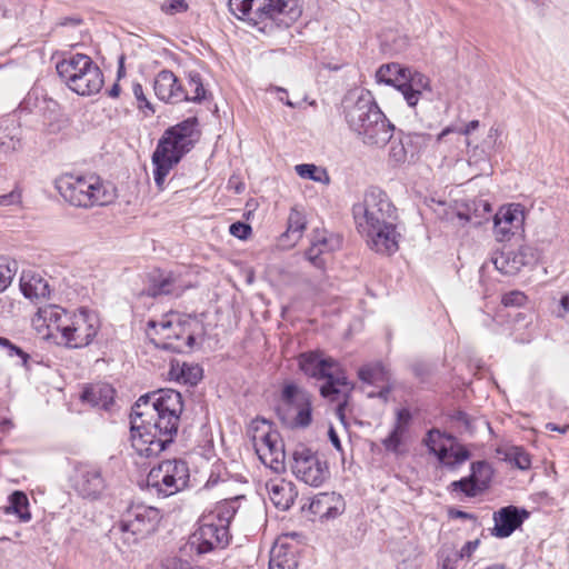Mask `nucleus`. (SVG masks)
Masks as SVG:
<instances>
[{
  "instance_id": "obj_32",
  "label": "nucleus",
  "mask_w": 569,
  "mask_h": 569,
  "mask_svg": "<svg viewBox=\"0 0 569 569\" xmlns=\"http://www.w3.org/2000/svg\"><path fill=\"white\" fill-rule=\"evenodd\" d=\"M20 126L14 120L0 121V152L8 154L20 148Z\"/></svg>"
},
{
  "instance_id": "obj_9",
  "label": "nucleus",
  "mask_w": 569,
  "mask_h": 569,
  "mask_svg": "<svg viewBox=\"0 0 569 569\" xmlns=\"http://www.w3.org/2000/svg\"><path fill=\"white\" fill-rule=\"evenodd\" d=\"M174 316L149 320L147 335L157 348L181 353L193 347L196 338L192 332L186 330V322L172 319Z\"/></svg>"
},
{
  "instance_id": "obj_58",
  "label": "nucleus",
  "mask_w": 569,
  "mask_h": 569,
  "mask_svg": "<svg viewBox=\"0 0 569 569\" xmlns=\"http://www.w3.org/2000/svg\"><path fill=\"white\" fill-rule=\"evenodd\" d=\"M412 415L408 408H401L396 413V422L397 425H400L405 428H409V425L411 422Z\"/></svg>"
},
{
  "instance_id": "obj_42",
  "label": "nucleus",
  "mask_w": 569,
  "mask_h": 569,
  "mask_svg": "<svg viewBox=\"0 0 569 569\" xmlns=\"http://www.w3.org/2000/svg\"><path fill=\"white\" fill-rule=\"evenodd\" d=\"M296 172L303 179H310L316 182L329 183L330 178L323 168H319L312 163H302L296 166Z\"/></svg>"
},
{
  "instance_id": "obj_45",
  "label": "nucleus",
  "mask_w": 569,
  "mask_h": 569,
  "mask_svg": "<svg viewBox=\"0 0 569 569\" xmlns=\"http://www.w3.org/2000/svg\"><path fill=\"white\" fill-rule=\"evenodd\" d=\"M17 273V262L0 258V292H3L12 282Z\"/></svg>"
},
{
  "instance_id": "obj_3",
  "label": "nucleus",
  "mask_w": 569,
  "mask_h": 569,
  "mask_svg": "<svg viewBox=\"0 0 569 569\" xmlns=\"http://www.w3.org/2000/svg\"><path fill=\"white\" fill-rule=\"evenodd\" d=\"M345 104V119L366 146L385 147L396 132L395 126L380 110L369 92Z\"/></svg>"
},
{
  "instance_id": "obj_19",
  "label": "nucleus",
  "mask_w": 569,
  "mask_h": 569,
  "mask_svg": "<svg viewBox=\"0 0 569 569\" xmlns=\"http://www.w3.org/2000/svg\"><path fill=\"white\" fill-rule=\"evenodd\" d=\"M496 269L507 276L517 274L522 268L531 267L538 261L536 249L530 246H520L517 250L503 246L492 256Z\"/></svg>"
},
{
  "instance_id": "obj_15",
  "label": "nucleus",
  "mask_w": 569,
  "mask_h": 569,
  "mask_svg": "<svg viewBox=\"0 0 569 569\" xmlns=\"http://www.w3.org/2000/svg\"><path fill=\"white\" fill-rule=\"evenodd\" d=\"M231 539L228 528L214 522V517L203 516L198 521L197 530L190 536L189 542L198 555L216 549H224Z\"/></svg>"
},
{
  "instance_id": "obj_48",
  "label": "nucleus",
  "mask_w": 569,
  "mask_h": 569,
  "mask_svg": "<svg viewBox=\"0 0 569 569\" xmlns=\"http://www.w3.org/2000/svg\"><path fill=\"white\" fill-rule=\"evenodd\" d=\"M132 93L137 100V107L139 110L143 111L146 114L154 113V109L150 101L147 99L143 92V88L139 82H134L132 84Z\"/></svg>"
},
{
  "instance_id": "obj_13",
  "label": "nucleus",
  "mask_w": 569,
  "mask_h": 569,
  "mask_svg": "<svg viewBox=\"0 0 569 569\" xmlns=\"http://www.w3.org/2000/svg\"><path fill=\"white\" fill-rule=\"evenodd\" d=\"M319 388L320 396L330 403H336V416L347 426L346 409L349 406L355 383L349 381L345 369L339 365L323 379Z\"/></svg>"
},
{
  "instance_id": "obj_6",
  "label": "nucleus",
  "mask_w": 569,
  "mask_h": 569,
  "mask_svg": "<svg viewBox=\"0 0 569 569\" xmlns=\"http://www.w3.org/2000/svg\"><path fill=\"white\" fill-rule=\"evenodd\" d=\"M229 9L238 19L263 23L261 30L272 26L289 28L301 16V10L290 6V0H229Z\"/></svg>"
},
{
  "instance_id": "obj_37",
  "label": "nucleus",
  "mask_w": 569,
  "mask_h": 569,
  "mask_svg": "<svg viewBox=\"0 0 569 569\" xmlns=\"http://www.w3.org/2000/svg\"><path fill=\"white\" fill-rule=\"evenodd\" d=\"M287 224V230L282 237L292 240L293 243L298 242L302 238L307 224L305 214L292 208Z\"/></svg>"
},
{
  "instance_id": "obj_11",
  "label": "nucleus",
  "mask_w": 569,
  "mask_h": 569,
  "mask_svg": "<svg viewBox=\"0 0 569 569\" xmlns=\"http://www.w3.org/2000/svg\"><path fill=\"white\" fill-rule=\"evenodd\" d=\"M282 406L278 407L279 418L292 427L306 428L312 421V396L295 383H287L281 391Z\"/></svg>"
},
{
  "instance_id": "obj_31",
  "label": "nucleus",
  "mask_w": 569,
  "mask_h": 569,
  "mask_svg": "<svg viewBox=\"0 0 569 569\" xmlns=\"http://www.w3.org/2000/svg\"><path fill=\"white\" fill-rule=\"evenodd\" d=\"M297 551L293 547L276 542L270 551L269 569H297Z\"/></svg>"
},
{
  "instance_id": "obj_35",
  "label": "nucleus",
  "mask_w": 569,
  "mask_h": 569,
  "mask_svg": "<svg viewBox=\"0 0 569 569\" xmlns=\"http://www.w3.org/2000/svg\"><path fill=\"white\" fill-rule=\"evenodd\" d=\"M399 137L402 138L405 143L406 152L409 159H413L418 156L428 144L431 142L432 137L429 133L422 132H409L406 133L399 130Z\"/></svg>"
},
{
  "instance_id": "obj_41",
  "label": "nucleus",
  "mask_w": 569,
  "mask_h": 569,
  "mask_svg": "<svg viewBox=\"0 0 569 569\" xmlns=\"http://www.w3.org/2000/svg\"><path fill=\"white\" fill-rule=\"evenodd\" d=\"M42 317L49 322L48 327H53L60 332V328L68 323L70 316L68 312L58 306H50L47 309L41 310Z\"/></svg>"
},
{
  "instance_id": "obj_24",
  "label": "nucleus",
  "mask_w": 569,
  "mask_h": 569,
  "mask_svg": "<svg viewBox=\"0 0 569 569\" xmlns=\"http://www.w3.org/2000/svg\"><path fill=\"white\" fill-rule=\"evenodd\" d=\"M423 90H431L429 78L417 70L406 67V76L401 84H399V91L403 94L408 106H417Z\"/></svg>"
},
{
  "instance_id": "obj_12",
  "label": "nucleus",
  "mask_w": 569,
  "mask_h": 569,
  "mask_svg": "<svg viewBox=\"0 0 569 569\" xmlns=\"http://www.w3.org/2000/svg\"><path fill=\"white\" fill-rule=\"evenodd\" d=\"M99 329L98 313L82 307L70 316L68 323L60 328V333L67 347L83 348L92 342Z\"/></svg>"
},
{
  "instance_id": "obj_46",
  "label": "nucleus",
  "mask_w": 569,
  "mask_h": 569,
  "mask_svg": "<svg viewBox=\"0 0 569 569\" xmlns=\"http://www.w3.org/2000/svg\"><path fill=\"white\" fill-rule=\"evenodd\" d=\"M389 158L395 164H402L409 160L402 138L397 132V138L390 139Z\"/></svg>"
},
{
  "instance_id": "obj_43",
  "label": "nucleus",
  "mask_w": 569,
  "mask_h": 569,
  "mask_svg": "<svg viewBox=\"0 0 569 569\" xmlns=\"http://www.w3.org/2000/svg\"><path fill=\"white\" fill-rule=\"evenodd\" d=\"M470 476L475 479L476 483L481 486V490L488 488L491 477L492 469L491 466L487 461H475L471 463V473Z\"/></svg>"
},
{
  "instance_id": "obj_16",
  "label": "nucleus",
  "mask_w": 569,
  "mask_h": 569,
  "mask_svg": "<svg viewBox=\"0 0 569 569\" xmlns=\"http://www.w3.org/2000/svg\"><path fill=\"white\" fill-rule=\"evenodd\" d=\"M292 460L293 475L306 485L319 487L329 475L327 463L305 446H300L293 451Z\"/></svg>"
},
{
  "instance_id": "obj_4",
  "label": "nucleus",
  "mask_w": 569,
  "mask_h": 569,
  "mask_svg": "<svg viewBox=\"0 0 569 569\" xmlns=\"http://www.w3.org/2000/svg\"><path fill=\"white\" fill-rule=\"evenodd\" d=\"M198 119L190 117L168 128L152 153L153 179L159 190L166 187V178L199 139Z\"/></svg>"
},
{
  "instance_id": "obj_27",
  "label": "nucleus",
  "mask_w": 569,
  "mask_h": 569,
  "mask_svg": "<svg viewBox=\"0 0 569 569\" xmlns=\"http://www.w3.org/2000/svg\"><path fill=\"white\" fill-rule=\"evenodd\" d=\"M270 500L280 510H288L298 496L296 486L286 480L271 481L267 483Z\"/></svg>"
},
{
  "instance_id": "obj_39",
  "label": "nucleus",
  "mask_w": 569,
  "mask_h": 569,
  "mask_svg": "<svg viewBox=\"0 0 569 569\" xmlns=\"http://www.w3.org/2000/svg\"><path fill=\"white\" fill-rule=\"evenodd\" d=\"M503 456L506 461L512 463L520 470H527L531 466L530 456L522 447L512 446L507 448Z\"/></svg>"
},
{
  "instance_id": "obj_53",
  "label": "nucleus",
  "mask_w": 569,
  "mask_h": 569,
  "mask_svg": "<svg viewBox=\"0 0 569 569\" xmlns=\"http://www.w3.org/2000/svg\"><path fill=\"white\" fill-rule=\"evenodd\" d=\"M412 371L416 377H418L421 381H425L432 375L433 368L429 363L416 362L412 365Z\"/></svg>"
},
{
  "instance_id": "obj_40",
  "label": "nucleus",
  "mask_w": 569,
  "mask_h": 569,
  "mask_svg": "<svg viewBox=\"0 0 569 569\" xmlns=\"http://www.w3.org/2000/svg\"><path fill=\"white\" fill-rule=\"evenodd\" d=\"M188 98L184 101L201 102L206 98V89L202 83V78L198 72H189L188 88H184Z\"/></svg>"
},
{
  "instance_id": "obj_30",
  "label": "nucleus",
  "mask_w": 569,
  "mask_h": 569,
  "mask_svg": "<svg viewBox=\"0 0 569 569\" xmlns=\"http://www.w3.org/2000/svg\"><path fill=\"white\" fill-rule=\"evenodd\" d=\"M182 291L180 284H178V278L171 272H160L152 276L151 282L146 290L147 296L156 298L162 295H174L179 296Z\"/></svg>"
},
{
  "instance_id": "obj_54",
  "label": "nucleus",
  "mask_w": 569,
  "mask_h": 569,
  "mask_svg": "<svg viewBox=\"0 0 569 569\" xmlns=\"http://www.w3.org/2000/svg\"><path fill=\"white\" fill-rule=\"evenodd\" d=\"M402 443V438L393 433H389L387 438L382 440V445L387 451L392 453H399V448Z\"/></svg>"
},
{
  "instance_id": "obj_57",
  "label": "nucleus",
  "mask_w": 569,
  "mask_h": 569,
  "mask_svg": "<svg viewBox=\"0 0 569 569\" xmlns=\"http://www.w3.org/2000/svg\"><path fill=\"white\" fill-rule=\"evenodd\" d=\"M21 201V192L18 189L12 190L7 194L0 196V206L7 207L18 204Z\"/></svg>"
},
{
  "instance_id": "obj_23",
  "label": "nucleus",
  "mask_w": 569,
  "mask_h": 569,
  "mask_svg": "<svg viewBox=\"0 0 569 569\" xmlns=\"http://www.w3.org/2000/svg\"><path fill=\"white\" fill-rule=\"evenodd\" d=\"M300 370L308 377L322 380L340 363L320 351L303 352L298 357Z\"/></svg>"
},
{
  "instance_id": "obj_51",
  "label": "nucleus",
  "mask_w": 569,
  "mask_h": 569,
  "mask_svg": "<svg viewBox=\"0 0 569 569\" xmlns=\"http://www.w3.org/2000/svg\"><path fill=\"white\" fill-rule=\"evenodd\" d=\"M251 231H252L251 226L249 223H246L242 221L233 222L229 227L230 234H232L233 237H236L240 240L248 239L249 236L251 234Z\"/></svg>"
},
{
  "instance_id": "obj_64",
  "label": "nucleus",
  "mask_w": 569,
  "mask_h": 569,
  "mask_svg": "<svg viewBox=\"0 0 569 569\" xmlns=\"http://www.w3.org/2000/svg\"><path fill=\"white\" fill-rule=\"evenodd\" d=\"M567 315H569V293L561 297L560 311H559L558 316L563 318Z\"/></svg>"
},
{
  "instance_id": "obj_5",
  "label": "nucleus",
  "mask_w": 569,
  "mask_h": 569,
  "mask_svg": "<svg viewBox=\"0 0 569 569\" xmlns=\"http://www.w3.org/2000/svg\"><path fill=\"white\" fill-rule=\"evenodd\" d=\"M161 519L158 508L142 502L131 503L110 528V539L120 551L130 550L153 535Z\"/></svg>"
},
{
  "instance_id": "obj_59",
  "label": "nucleus",
  "mask_w": 569,
  "mask_h": 569,
  "mask_svg": "<svg viewBox=\"0 0 569 569\" xmlns=\"http://www.w3.org/2000/svg\"><path fill=\"white\" fill-rule=\"evenodd\" d=\"M163 569H192L190 563L178 558H170L163 562Z\"/></svg>"
},
{
  "instance_id": "obj_63",
  "label": "nucleus",
  "mask_w": 569,
  "mask_h": 569,
  "mask_svg": "<svg viewBox=\"0 0 569 569\" xmlns=\"http://www.w3.org/2000/svg\"><path fill=\"white\" fill-rule=\"evenodd\" d=\"M311 242H317L318 243V248H322L326 251L331 250V248L329 247L328 239L326 238L325 234H321V233L315 234L312 237V239H311Z\"/></svg>"
},
{
  "instance_id": "obj_1",
  "label": "nucleus",
  "mask_w": 569,
  "mask_h": 569,
  "mask_svg": "<svg viewBox=\"0 0 569 569\" xmlns=\"http://www.w3.org/2000/svg\"><path fill=\"white\" fill-rule=\"evenodd\" d=\"M181 393L162 389L141 396L130 415L132 447L141 457H158L171 445L182 412Z\"/></svg>"
},
{
  "instance_id": "obj_14",
  "label": "nucleus",
  "mask_w": 569,
  "mask_h": 569,
  "mask_svg": "<svg viewBox=\"0 0 569 569\" xmlns=\"http://www.w3.org/2000/svg\"><path fill=\"white\" fill-rule=\"evenodd\" d=\"M423 443L443 466L450 469H455L470 458V451L457 443L455 437L442 433L438 429L429 430Z\"/></svg>"
},
{
  "instance_id": "obj_47",
  "label": "nucleus",
  "mask_w": 569,
  "mask_h": 569,
  "mask_svg": "<svg viewBox=\"0 0 569 569\" xmlns=\"http://www.w3.org/2000/svg\"><path fill=\"white\" fill-rule=\"evenodd\" d=\"M479 127L478 120L470 121L466 127L460 129H455L452 127H447L437 136V142L443 141L449 134L456 133L457 139L460 141L463 136L470 134L473 130Z\"/></svg>"
},
{
  "instance_id": "obj_10",
  "label": "nucleus",
  "mask_w": 569,
  "mask_h": 569,
  "mask_svg": "<svg viewBox=\"0 0 569 569\" xmlns=\"http://www.w3.org/2000/svg\"><path fill=\"white\" fill-rule=\"evenodd\" d=\"M189 467L181 459H171L153 467L147 477L148 487L163 497L172 496L188 487Z\"/></svg>"
},
{
  "instance_id": "obj_55",
  "label": "nucleus",
  "mask_w": 569,
  "mask_h": 569,
  "mask_svg": "<svg viewBox=\"0 0 569 569\" xmlns=\"http://www.w3.org/2000/svg\"><path fill=\"white\" fill-rule=\"evenodd\" d=\"M479 543H480L479 539L467 541L465 543V546L461 548V550L460 551H455V553L459 557V559L470 558L471 555L479 547Z\"/></svg>"
},
{
  "instance_id": "obj_29",
  "label": "nucleus",
  "mask_w": 569,
  "mask_h": 569,
  "mask_svg": "<svg viewBox=\"0 0 569 569\" xmlns=\"http://www.w3.org/2000/svg\"><path fill=\"white\" fill-rule=\"evenodd\" d=\"M169 376L177 382L196 386L203 377V370L198 363L180 362L172 360Z\"/></svg>"
},
{
  "instance_id": "obj_20",
  "label": "nucleus",
  "mask_w": 569,
  "mask_h": 569,
  "mask_svg": "<svg viewBox=\"0 0 569 569\" xmlns=\"http://www.w3.org/2000/svg\"><path fill=\"white\" fill-rule=\"evenodd\" d=\"M525 208L520 203L501 207L493 217V232L500 242L523 231Z\"/></svg>"
},
{
  "instance_id": "obj_49",
  "label": "nucleus",
  "mask_w": 569,
  "mask_h": 569,
  "mask_svg": "<svg viewBox=\"0 0 569 569\" xmlns=\"http://www.w3.org/2000/svg\"><path fill=\"white\" fill-rule=\"evenodd\" d=\"M527 302V296L519 290H512L503 293L501 297V303L505 307H521Z\"/></svg>"
},
{
  "instance_id": "obj_7",
  "label": "nucleus",
  "mask_w": 569,
  "mask_h": 569,
  "mask_svg": "<svg viewBox=\"0 0 569 569\" xmlns=\"http://www.w3.org/2000/svg\"><path fill=\"white\" fill-rule=\"evenodd\" d=\"M54 186L60 196L74 207L104 206L114 198V189L94 174H63L56 179Z\"/></svg>"
},
{
  "instance_id": "obj_33",
  "label": "nucleus",
  "mask_w": 569,
  "mask_h": 569,
  "mask_svg": "<svg viewBox=\"0 0 569 569\" xmlns=\"http://www.w3.org/2000/svg\"><path fill=\"white\" fill-rule=\"evenodd\" d=\"M6 515H14L21 522H28L31 520V512L29 510L28 496L20 490L13 491L8 497V505L0 508Z\"/></svg>"
},
{
  "instance_id": "obj_38",
  "label": "nucleus",
  "mask_w": 569,
  "mask_h": 569,
  "mask_svg": "<svg viewBox=\"0 0 569 569\" xmlns=\"http://www.w3.org/2000/svg\"><path fill=\"white\" fill-rule=\"evenodd\" d=\"M237 499L234 500H226L223 502H220L214 511L207 515L208 517H214V522L219 525H223L224 528L229 529V525L231 520L233 519L236 512H237Z\"/></svg>"
},
{
  "instance_id": "obj_56",
  "label": "nucleus",
  "mask_w": 569,
  "mask_h": 569,
  "mask_svg": "<svg viewBox=\"0 0 569 569\" xmlns=\"http://www.w3.org/2000/svg\"><path fill=\"white\" fill-rule=\"evenodd\" d=\"M187 9H188V4L184 0H171L168 6H162V10L168 14L183 12Z\"/></svg>"
},
{
  "instance_id": "obj_60",
  "label": "nucleus",
  "mask_w": 569,
  "mask_h": 569,
  "mask_svg": "<svg viewBox=\"0 0 569 569\" xmlns=\"http://www.w3.org/2000/svg\"><path fill=\"white\" fill-rule=\"evenodd\" d=\"M9 356L10 357L18 356L21 359L22 366L27 370L29 369L28 361H29L30 356L27 352H24L20 347L16 346V345H12L10 350H9Z\"/></svg>"
},
{
  "instance_id": "obj_62",
  "label": "nucleus",
  "mask_w": 569,
  "mask_h": 569,
  "mask_svg": "<svg viewBox=\"0 0 569 569\" xmlns=\"http://www.w3.org/2000/svg\"><path fill=\"white\" fill-rule=\"evenodd\" d=\"M391 390H392V386L390 385V382H388L387 386L382 387L378 392H370L368 395V397L369 398L377 397V398L383 400L385 402H387Z\"/></svg>"
},
{
  "instance_id": "obj_44",
  "label": "nucleus",
  "mask_w": 569,
  "mask_h": 569,
  "mask_svg": "<svg viewBox=\"0 0 569 569\" xmlns=\"http://www.w3.org/2000/svg\"><path fill=\"white\" fill-rule=\"evenodd\" d=\"M449 490L451 492L460 491L467 497H476L482 491L481 486L476 483L475 479L470 475L461 478L460 480L452 481L449 486Z\"/></svg>"
},
{
  "instance_id": "obj_21",
  "label": "nucleus",
  "mask_w": 569,
  "mask_h": 569,
  "mask_svg": "<svg viewBox=\"0 0 569 569\" xmlns=\"http://www.w3.org/2000/svg\"><path fill=\"white\" fill-rule=\"evenodd\" d=\"M153 90L159 100L166 103H179L188 98L176 74L167 69L158 72L153 80Z\"/></svg>"
},
{
  "instance_id": "obj_50",
  "label": "nucleus",
  "mask_w": 569,
  "mask_h": 569,
  "mask_svg": "<svg viewBox=\"0 0 569 569\" xmlns=\"http://www.w3.org/2000/svg\"><path fill=\"white\" fill-rule=\"evenodd\" d=\"M440 569H456L460 560L455 550L441 549L438 553Z\"/></svg>"
},
{
  "instance_id": "obj_61",
  "label": "nucleus",
  "mask_w": 569,
  "mask_h": 569,
  "mask_svg": "<svg viewBox=\"0 0 569 569\" xmlns=\"http://www.w3.org/2000/svg\"><path fill=\"white\" fill-rule=\"evenodd\" d=\"M451 420L458 422L460 426H462L465 429L470 428V418L469 416L461 410H457L451 415Z\"/></svg>"
},
{
  "instance_id": "obj_22",
  "label": "nucleus",
  "mask_w": 569,
  "mask_h": 569,
  "mask_svg": "<svg viewBox=\"0 0 569 569\" xmlns=\"http://www.w3.org/2000/svg\"><path fill=\"white\" fill-rule=\"evenodd\" d=\"M529 517L526 509H519L515 506H507L493 513L495 527L492 535L497 538H507L519 528Z\"/></svg>"
},
{
  "instance_id": "obj_17",
  "label": "nucleus",
  "mask_w": 569,
  "mask_h": 569,
  "mask_svg": "<svg viewBox=\"0 0 569 569\" xmlns=\"http://www.w3.org/2000/svg\"><path fill=\"white\" fill-rule=\"evenodd\" d=\"M72 487L81 498L98 500L102 497L107 482L99 466L78 463L72 477Z\"/></svg>"
},
{
  "instance_id": "obj_34",
  "label": "nucleus",
  "mask_w": 569,
  "mask_h": 569,
  "mask_svg": "<svg viewBox=\"0 0 569 569\" xmlns=\"http://www.w3.org/2000/svg\"><path fill=\"white\" fill-rule=\"evenodd\" d=\"M358 378L368 385H375L377 382L388 383L390 382L391 375L389 369L381 361H376L360 367Z\"/></svg>"
},
{
  "instance_id": "obj_25",
  "label": "nucleus",
  "mask_w": 569,
  "mask_h": 569,
  "mask_svg": "<svg viewBox=\"0 0 569 569\" xmlns=\"http://www.w3.org/2000/svg\"><path fill=\"white\" fill-rule=\"evenodd\" d=\"M345 502L336 492H321L310 502L309 509L321 519H333L343 511Z\"/></svg>"
},
{
  "instance_id": "obj_18",
  "label": "nucleus",
  "mask_w": 569,
  "mask_h": 569,
  "mask_svg": "<svg viewBox=\"0 0 569 569\" xmlns=\"http://www.w3.org/2000/svg\"><path fill=\"white\" fill-rule=\"evenodd\" d=\"M254 450L262 463L269 466L274 471L283 469L284 446L280 435L268 427L266 431H259L252 437Z\"/></svg>"
},
{
  "instance_id": "obj_28",
  "label": "nucleus",
  "mask_w": 569,
  "mask_h": 569,
  "mask_svg": "<svg viewBox=\"0 0 569 569\" xmlns=\"http://www.w3.org/2000/svg\"><path fill=\"white\" fill-rule=\"evenodd\" d=\"M20 290L26 298L31 300L44 299L50 296L47 280L33 272H23L21 274Z\"/></svg>"
},
{
  "instance_id": "obj_2",
  "label": "nucleus",
  "mask_w": 569,
  "mask_h": 569,
  "mask_svg": "<svg viewBox=\"0 0 569 569\" xmlns=\"http://www.w3.org/2000/svg\"><path fill=\"white\" fill-rule=\"evenodd\" d=\"M352 216L372 250L386 254L398 250V210L385 190L377 186L366 189L362 201L352 206Z\"/></svg>"
},
{
  "instance_id": "obj_36",
  "label": "nucleus",
  "mask_w": 569,
  "mask_h": 569,
  "mask_svg": "<svg viewBox=\"0 0 569 569\" xmlns=\"http://www.w3.org/2000/svg\"><path fill=\"white\" fill-rule=\"evenodd\" d=\"M405 76L406 67H402L401 64L396 62L382 64L376 72V78L378 82H383L388 86H392L398 90L399 84H401Z\"/></svg>"
},
{
  "instance_id": "obj_8",
  "label": "nucleus",
  "mask_w": 569,
  "mask_h": 569,
  "mask_svg": "<svg viewBox=\"0 0 569 569\" xmlns=\"http://www.w3.org/2000/svg\"><path fill=\"white\" fill-rule=\"evenodd\" d=\"M66 86L80 96L98 93L103 86V74L91 57L71 53L56 66Z\"/></svg>"
},
{
  "instance_id": "obj_52",
  "label": "nucleus",
  "mask_w": 569,
  "mask_h": 569,
  "mask_svg": "<svg viewBox=\"0 0 569 569\" xmlns=\"http://www.w3.org/2000/svg\"><path fill=\"white\" fill-rule=\"evenodd\" d=\"M325 251V249L318 248L317 242H311V246L308 248L305 256L315 267L322 268L325 262L321 259V254Z\"/></svg>"
},
{
  "instance_id": "obj_26",
  "label": "nucleus",
  "mask_w": 569,
  "mask_h": 569,
  "mask_svg": "<svg viewBox=\"0 0 569 569\" xmlns=\"http://www.w3.org/2000/svg\"><path fill=\"white\" fill-rule=\"evenodd\" d=\"M114 389L111 385L104 382H97L87 386L80 399L82 402L89 403L92 407L110 410V407L113 405L114 398Z\"/></svg>"
}]
</instances>
